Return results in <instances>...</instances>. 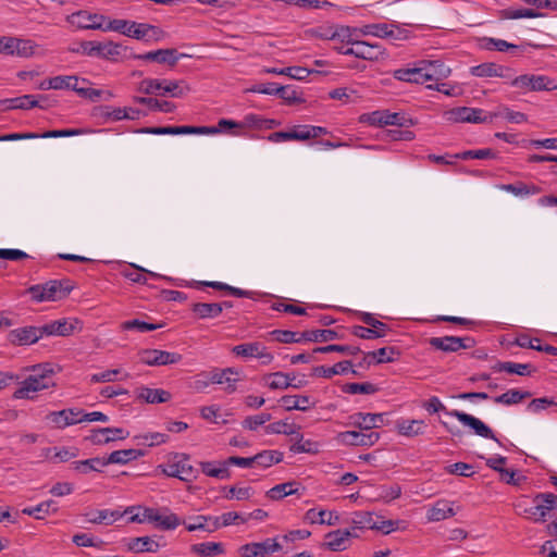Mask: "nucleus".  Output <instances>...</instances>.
<instances>
[{
	"label": "nucleus",
	"mask_w": 557,
	"mask_h": 557,
	"mask_svg": "<svg viewBox=\"0 0 557 557\" xmlns=\"http://www.w3.org/2000/svg\"><path fill=\"white\" fill-rule=\"evenodd\" d=\"M398 355L399 352L396 350L395 347H383L377 350L366 354L363 362L368 364H371L372 362H393L395 360V357Z\"/></svg>",
	"instance_id": "obj_41"
},
{
	"label": "nucleus",
	"mask_w": 557,
	"mask_h": 557,
	"mask_svg": "<svg viewBox=\"0 0 557 557\" xmlns=\"http://www.w3.org/2000/svg\"><path fill=\"white\" fill-rule=\"evenodd\" d=\"M349 372H351L352 374L357 373L352 369V363L349 360L337 362L333 367L319 366L313 368V375L325 379H331L334 375L346 374Z\"/></svg>",
	"instance_id": "obj_32"
},
{
	"label": "nucleus",
	"mask_w": 557,
	"mask_h": 557,
	"mask_svg": "<svg viewBox=\"0 0 557 557\" xmlns=\"http://www.w3.org/2000/svg\"><path fill=\"white\" fill-rule=\"evenodd\" d=\"M199 376L208 377L211 384L225 385L224 391L227 394H233L237 389V383L240 381L239 372L234 368L214 370L208 374H200Z\"/></svg>",
	"instance_id": "obj_14"
},
{
	"label": "nucleus",
	"mask_w": 557,
	"mask_h": 557,
	"mask_svg": "<svg viewBox=\"0 0 557 557\" xmlns=\"http://www.w3.org/2000/svg\"><path fill=\"white\" fill-rule=\"evenodd\" d=\"M361 37L373 36L377 38H387L394 36V26L387 23H373L360 26Z\"/></svg>",
	"instance_id": "obj_40"
},
{
	"label": "nucleus",
	"mask_w": 557,
	"mask_h": 557,
	"mask_svg": "<svg viewBox=\"0 0 557 557\" xmlns=\"http://www.w3.org/2000/svg\"><path fill=\"white\" fill-rule=\"evenodd\" d=\"M510 85L515 88L520 89L523 92L543 90L549 91L557 89V84L555 83L554 79L549 78L546 75L535 74H523L520 76H515L512 74Z\"/></svg>",
	"instance_id": "obj_6"
},
{
	"label": "nucleus",
	"mask_w": 557,
	"mask_h": 557,
	"mask_svg": "<svg viewBox=\"0 0 557 557\" xmlns=\"http://www.w3.org/2000/svg\"><path fill=\"white\" fill-rule=\"evenodd\" d=\"M299 490L300 483L289 481L273 486L265 493V496L271 500H281L286 496L298 494Z\"/></svg>",
	"instance_id": "obj_36"
},
{
	"label": "nucleus",
	"mask_w": 557,
	"mask_h": 557,
	"mask_svg": "<svg viewBox=\"0 0 557 557\" xmlns=\"http://www.w3.org/2000/svg\"><path fill=\"white\" fill-rule=\"evenodd\" d=\"M377 517H379V515H375L370 511L355 512L351 518L352 532L355 530H363V529L375 530Z\"/></svg>",
	"instance_id": "obj_42"
},
{
	"label": "nucleus",
	"mask_w": 557,
	"mask_h": 557,
	"mask_svg": "<svg viewBox=\"0 0 557 557\" xmlns=\"http://www.w3.org/2000/svg\"><path fill=\"white\" fill-rule=\"evenodd\" d=\"M139 91L146 95L170 96L173 98H184L190 92V86L185 79H143L138 87Z\"/></svg>",
	"instance_id": "obj_2"
},
{
	"label": "nucleus",
	"mask_w": 557,
	"mask_h": 557,
	"mask_svg": "<svg viewBox=\"0 0 557 557\" xmlns=\"http://www.w3.org/2000/svg\"><path fill=\"white\" fill-rule=\"evenodd\" d=\"M201 471L211 478L216 479H228L231 476V472L226 466L221 462V467H215L214 462L211 461H201L200 462Z\"/></svg>",
	"instance_id": "obj_59"
},
{
	"label": "nucleus",
	"mask_w": 557,
	"mask_h": 557,
	"mask_svg": "<svg viewBox=\"0 0 557 557\" xmlns=\"http://www.w3.org/2000/svg\"><path fill=\"white\" fill-rule=\"evenodd\" d=\"M283 460V453L278 450H262L253 456L255 465L261 468H269Z\"/></svg>",
	"instance_id": "obj_53"
},
{
	"label": "nucleus",
	"mask_w": 557,
	"mask_h": 557,
	"mask_svg": "<svg viewBox=\"0 0 557 557\" xmlns=\"http://www.w3.org/2000/svg\"><path fill=\"white\" fill-rule=\"evenodd\" d=\"M132 510L133 507L127 508L125 511L110 509L91 510L86 512L85 517L90 523L110 525L121 519L124 513L131 512Z\"/></svg>",
	"instance_id": "obj_24"
},
{
	"label": "nucleus",
	"mask_w": 557,
	"mask_h": 557,
	"mask_svg": "<svg viewBox=\"0 0 557 557\" xmlns=\"http://www.w3.org/2000/svg\"><path fill=\"white\" fill-rule=\"evenodd\" d=\"M140 360L148 366H169L178 363L182 355L159 349H145L140 354Z\"/></svg>",
	"instance_id": "obj_16"
},
{
	"label": "nucleus",
	"mask_w": 557,
	"mask_h": 557,
	"mask_svg": "<svg viewBox=\"0 0 557 557\" xmlns=\"http://www.w3.org/2000/svg\"><path fill=\"white\" fill-rule=\"evenodd\" d=\"M48 418L55 426L63 429L69 425L81 423L82 410L77 408L63 409L51 412Z\"/></svg>",
	"instance_id": "obj_25"
},
{
	"label": "nucleus",
	"mask_w": 557,
	"mask_h": 557,
	"mask_svg": "<svg viewBox=\"0 0 557 557\" xmlns=\"http://www.w3.org/2000/svg\"><path fill=\"white\" fill-rule=\"evenodd\" d=\"M425 423L423 420L400 419L396 422L397 432L407 437H414L424 434Z\"/></svg>",
	"instance_id": "obj_33"
},
{
	"label": "nucleus",
	"mask_w": 557,
	"mask_h": 557,
	"mask_svg": "<svg viewBox=\"0 0 557 557\" xmlns=\"http://www.w3.org/2000/svg\"><path fill=\"white\" fill-rule=\"evenodd\" d=\"M429 344L433 348L445 352H456L461 349L472 348L475 342L471 337L443 336L431 337Z\"/></svg>",
	"instance_id": "obj_12"
},
{
	"label": "nucleus",
	"mask_w": 557,
	"mask_h": 557,
	"mask_svg": "<svg viewBox=\"0 0 557 557\" xmlns=\"http://www.w3.org/2000/svg\"><path fill=\"white\" fill-rule=\"evenodd\" d=\"M136 398L147 404H163L171 400L172 394L163 388L141 386L136 389Z\"/></svg>",
	"instance_id": "obj_26"
},
{
	"label": "nucleus",
	"mask_w": 557,
	"mask_h": 557,
	"mask_svg": "<svg viewBox=\"0 0 557 557\" xmlns=\"http://www.w3.org/2000/svg\"><path fill=\"white\" fill-rule=\"evenodd\" d=\"M162 472L171 478H178L182 481H189L193 476V467L188 463V458L182 455L180 459L169 461L160 466Z\"/></svg>",
	"instance_id": "obj_21"
},
{
	"label": "nucleus",
	"mask_w": 557,
	"mask_h": 557,
	"mask_svg": "<svg viewBox=\"0 0 557 557\" xmlns=\"http://www.w3.org/2000/svg\"><path fill=\"white\" fill-rule=\"evenodd\" d=\"M134 102L144 104L152 111H160L164 113H171L175 110V104L165 100H158L156 98L148 97H134Z\"/></svg>",
	"instance_id": "obj_48"
},
{
	"label": "nucleus",
	"mask_w": 557,
	"mask_h": 557,
	"mask_svg": "<svg viewBox=\"0 0 557 557\" xmlns=\"http://www.w3.org/2000/svg\"><path fill=\"white\" fill-rule=\"evenodd\" d=\"M54 86L55 90L60 89H69L75 91L78 96L83 98H87L90 100H97L102 91L98 89H92L83 85H87L88 81L85 78H78L74 75H60L54 76L53 82L50 85Z\"/></svg>",
	"instance_id": "obj_5"
},
{
	"label": "nucleus",
	"mask_w": 557,
	"mask_h": 557,
	"mask_svg": "<svg viewBox=\"0 0 557 557\" xmlns=\"http://www.w3.org/2000/svg\"><path fill=\"white\" fill-rule=\"evenodd\" d=\"M305 520L311 524L335 525L339 522V516L336 511L311 508L305 513Z\"/></svg>",
	"instance_id": "obj_28"
},
{
	"label": "nucleus",
	"mask_w": 557,
	"mask_h": 557,
	"mask_svg": "<svg viewBox=\"0 0 557 557\" xmlns=\"http://www.w3.org/2000/svg\"><path fill=\"white\" fill-rule=\"evenodd\" d=\"M358 38H361L360 27L344 25L333 27V40H338L352 47Z\"/></svg>",
	"instance_id": "obj_37"
},
{
	"label": "nucleus",
	"mask_w": 557,
	"mask_h": 557,
	"mask_svg": "<svg viewBox=\"0 0 557 557\" xmlns=\"http://www.w3.org/2000/svg\"><path fill=\"white\" fill-rule=\"evenodd\" d=\"M448 416L456 418L461 424L470 428L475 435L484 438L497 441L492 429L486 425L479 418H475L469 413L459 410H451L447 412Z\"/></svg>",
	"instance_id": "obj_13"
},
{
	"label": "nucleus",
	"mask_w": 557,
	"mask_h": 557,
	"mask_svg": "<svg viewBox=\"0 0 557 557\" xmlns=\"http://www.w3.org/2000/svg\"><path fill=\"white\" fill-rule=\"evenodd\" d=\"M160 545L149 536L129 539L127 549L134 553H156Z\"/></svg>",
	"instance_id": "obj_39"
},
{
	"label": "nucleus",
	"mask_w": 557,
	"mask_h": 557,
	"mask_svg": "<svg viewBox=\"0 0 557 557\" xmlns=\"http://www.w3.org/2000/svg\"><path fill=\"white\" fill-rule=\"evenodd\" d=\"M499 189L513 194L517 197H527L530 195H537L542 189L534 184H524L522 182L517 184H503Z\"/></svg>",
	"instance_id": "obj_46"
},
{
	"label": "nucleus",
	"mask_w": 557,
	"mask_h": 557,
	"mask_svg": "<svg viewBox=\"0 0 557 557\" xmlns=\"http://www.w3.org/2000/svg\"><path fill=\"white\" fill-rule=\"evenodd\" d=\"M267 73L285 75L290 78L302 81L306 79L313 71L302 66H288L283 69L271 67L265 70Z\"/></svg>",
	"instance_id": "obj_51"
},
{
	"label": "nucleus",
	"mask_w": 557,
	"mask_h": 557,
	"mask_svg": "<svg viewBox=\"0 0 557 557\" xmlns=\"http://www.w3.org/2000/svg\"><path fill=\"white\" fill-rule=\"evenodd\" d=\"M44 336L41 327L24 326L12 330L9 333V341L15 345H32Z\"/></svg>",
	"instance_id": "obj_23"
},
{
	"label": "nucleus",
	"mask_w": 557,
	"mask_h": 557,
	"mask_svg": "<svg viewBox=\"0 0 557 557\" xmlns=\"http://www.w3.org/2000/svg\"><path fill=\"white\" fill-rule=\"evenodd\" d=\"M144 456V453L139 449H121L112 451L108 458V465L110 463H119L125 465L132 460H136L137 458Z\"/></svg>",
	"instance_id": "obj_49"
},
{
	"label": "nucleus",
	"mask_w": 557,
	"mask_h": 557,
	"mask_svg": "<svg viewBox=\"0 0 557 557\" xmlns=\"http://www.w3.org/2000/svg\"><path fill=\"white\" fill-rule=\"evenodd\" d=\"M339 443L351 446H373L379 440L377 432L345 431L337 435Z\"/></svg>",
	"instance_id": "obj_17"
},
{
	"label": "nucleus",
	"mask_w": 557,
	"mask_h": 557,
	"mask_svg": "<svg viewBox=\"0 0 557 557\" xmlns=\"http://www.w3.org/2000/svg\"><path fill=\"white\" fill-rule=\"evenodd\" d=\"M282 549L276 539H267L263 542L248 543L238 548L240 557H271L273 553Z\"/></svg>",
	"instance_id": "obj_10"
},
{
	"label": "nucleus",
	"mask_w": 557,
	"mask_h": 557,
	"mask_svg": "<svg viewBox=\"0 0 557 557\" xmlns=\"http://www.w3.org/2000/svg\"><path fill=\"white\" fill-rule=\"evenodd\" d=\"M352 536H357L355 532H352L351 529L346 530H335L332 532H329L325 535V543L324 545L334 552H341L347 548L349 539Z\"/></svg>",
	"instance_id": "obj_27"
},
{
	"label": "nucleus",
	"mask_w": 557,
	"mask_h": 557,
	"mask_svg": "<svg viewBox=\"0 0 557 557\" xmlns=\"http://www.w3.org/2000/svg\"><path fill=\"white\" fill-rule=\"evenodd\" d=\"M301 429L300 425L288 421V419L280 420L268 424L264 428L265 434L295 435Z\"/></svg>",
	"instance_id": "obj_43"
},
{
	"label": "nucleus",
	"mask_w": 557,
	"mask_h": 557,
	"mask_svg": "<svg viewBox=\"0 0 557 557\" xmlns=\"http://www.w3.org/2000/svg\"><path fill=\"white\" fill-rule=\"evenodd\" d=\"M295 442L290 445V451L294 454H311L315 455L320 451V444L312 440L304 438L302 434L298 432L295 434Z\"/></svg>",
	"instance_id": "obj_45"
},
{
	"label": "nucleus",
	"mask_w": 557,
	"mask_h": 557,
	"mask_svg": "<svg viewBox=\"0 0 557 557\" xmlns=\"http://www.w3.org/2000/svg\"><path fill=\"white\" fill-rule=\"evenodd\" d=\"M383 413H363L357 412L350 416V424L363 431H370L380 428L383 423Z\"/></svg>",
	"instance_id": "obj_29"
},
{
	"label": "nucleus",
	"mask_w": 557,
	"mask_h": 557,
	"mask_svg": "<svg viewBox=\"0 0 557 557\" xmlns=\"http://www.w3.org/2000/svg\"><path fill=\"white\" fill-rule=\"evenodd\" d=\"M453 504L448 500H437L428 511V520L437 522L455 516Z\"/></svg>",
	"instance_id": "obj_35"
},
{
	"label": "nucleus",
	"mask_w": 557,
	"mask_h": 557,
	"mask_svg": "<svg viewBox=\"0 0 557 557\" xmlns=\"http://www.w3.org/2000/svg\"><path fill=\"white\" fill-rule=\"evenodd\" d=\"M270 380L268 382V386L271 389H286L290 385H293V381L295 380V375L284 372H274L268 375Z\"/></svg>",
	"instance_id": "obj_58"
},
{
	"label": "nucleus",
	"mask_w": 557,
	"mask_h": 557,
	"mask_svg": "<svg viewBox=\"0 0 557 557\" xmlns=\"http://www.w3.org/2000/svg\"><path fill=\"white\" fill-rule=\"evenodd\" d=\"M143 23H136L120 18L110 20L106 25V32H116L138 40L144 39L145 32L143 30Z\"/></svg>",
	"instance_id": "obj_18"
},
{
	"label": "nucleus",
	"mask_w": 557,
	"mask_h": 557,
	"mask_svg": "<svg viewBox=\"0 0 557 557\" xmlns=\"http://www.w3.org/2000/svg\"><path fill=\"white\" fill-rule=\"evenodd\" d=\"M443 117L448 123H469V107H457L447 110Z\"/></svg>",
	"instance_id": "obj_60"
},
{
	"label": "nucleus",
	"mask_w": 557,
	"mask_h": 557,
	"mask_svg": "<svg viewBox=\"0 0 557 557\" xmlns=\"http://www.w3.org/2000/svg\"><path fill=\"white\" fill-rule=\"evenodd\" d=\"M32 371L33 373L13 393L14 399H34L36 393L54 385L52 381L53 370L49 364L34 366Z\"/></svg>",
	"instance_id": "obj_1"
},
{
	"label": "nucleus",
	"mask_w": 557,
	"mask_h": 557,
	"mask_svg": "<svg viewBox=\"0 0 557 557\" xmlns=\"http://www.w3.org/2000/svg\"><path fill=\"white\" fill-rule=\"evenodd\" d=\"M140 60H147V61H154L160 64H169L170 66H174L180 55L177 54V51L175 49H159L156 51H149L144 54H139L136 57Z\"/></svg>",
	"instance_id": "obj_30"
},
{
	"label": "nucleus",
	"mask_w": 557,
	"mask_h": 557,
	"mask_svg": "<svg viewBox=\"0 0 557 557\" xmlns=\"http://www.w3.org/2000/svg\"><path fill=\"white\" fill-rule=\"evenodd\" d=\"M280 403L286 411H308L315 405V401H311V398L307 395H285L281 397Z\"/></svg>",
	"instance_id": "obj_31"
},
{
	"label": "nucleus",
	"mask_w": 557,
	"mask_h": 557,
	"mask_svg": "<svg viewBox=\"0 0 557 557\" xmlns=\"http://www.w3.org/2000/svg\"><path fill=\"white\" fill-rule=\"evenodd\" d=\"M393 76L395 79L419 85H428L425 77L424 65H420V60L408 64L394 71Z\"/></svg>",
	"instance_id": "obj_15"
},
{
	"label": "nucleus",
	"mask_w": 557,
	"mask_h": 557,
	"mask_svg": "<svg viewBox=\"0 0 557 557\" xmlns=\"http://www.w3.org/2000/svg\"><path fill=\"white\" fill-rule=\"evenodd\" d=\"M493 369L496 372H507L521 376H529L534 371L530 363H516L510 361L497 362Z\"/></svg>",
	"instance_id": "obj_38"
},
{
	"label": "nucleus",
	"mask_w": 557,
	"mask_h": 557,
	"mask_svg": "<svg viewBox=\"0 0 557 557\" xmlns=\"http://www.w3.org/2000/svg\"><path fill=\"white\" fill-rule=\"evenodd\" d=\"M10 55L18 58H29L35 54L37 45L29 39L11 37Z\"/></svg>",
	"instance_id": "obj_34"
},
{
	"label": "nucleus",
	"mask_w": 557,
	"mask_h": 557,
	"mask_svg": "<svg viewBox=\"0 0 557 557\" xmlns=\"http://www.w3.org/2000/svg\"><path fill=\"white\" fill-rule=\"evenodd\" d=\"M128 432L120 428H101L92 430L86 437L94 445H104L114 441L125 440Z\"/></svg>",
	"instance_id": "obj_20"
},
{
	"label": "nucleus",
	"mask_w": 557,
	"mask_h": 557,
	"mask_svg": "<svg viewBox=\"0 0 557 557\" xmlns=\"http://www.w3.org/2000/svg\"><path fill=\"white\" fill-rule=\"evenodd\" d=\"M151 522H154L157 527L162 530H174L182 523L177 515L172 512L161 513L157 509H154V515Z\"/></svg>",
	"instance_id": "obj_54"
},
{
	"label": "nucleus",
	"mask_w": 557,
	"mask_h": 557,
	"mask_svg": "<svg viewBox=\"0 0 557 557\" xmlns=\"http://www.w3.org/2000/svg\"><path fill=\"white\" fill-rule=\"evenodd\" d=\"M377 387L369 382L364 383H347L343 386V392L351 395L356 394H374L376 393Z\"/></svg>",
	"instance_id": "obj_63"
},
{
	"label": "nucleus",
	"mask_w": 557,
	"mask_h": 557,
	"mask_svg": "<svg viewBox=\"0 0 557 557\" xmlns=\"http://www.w3.org/2000/svg\"><path fill=\"white\" fill-rule=\"evenodd\" d=\"M347 54L354 55L366 61H379L386 57L385 49L380 44H371L361 38L355 42L352 47H348L345 51Z\"/></svg>",
	"instance_id": "obj_8"
},
{
	"label": "nucleus",
	"mask_w": 557,
	"mask_h": 557,
	"mask_svg": "<svg viewBox=\"0 0 557 557\" xmlns=\"http://www.w3.org/2000/svg\"><path fill=\"white\" fill-rule=\"evenodd\" d=\"M191 552L200 556H213L223 553V547L220 543L206 542L194 544Z\"/></svg>",
	"instance_id": "obj_62"
},
{
	"label": "nucleus",
	"mask_w": 557,
	"mask_h": 557,
	"mask_svg": "<svg viewBox=\"0 0 557 557\" xmlns=\"http://www.w3.org/2000/svg\"><path fill=\"white\" fill-rule=\"evenodd\" d=\"M371 125H395L399 127H410L414 124L413 120L404 113L389 111H375L366 117Z\"/></svg>",
	"instance_id": "obj_11"
},
{
	"label": "nucleus",
	"mask_w": 557,
	"mask_h": 557,
	"mask_svg": "<svg viewBox=\"0 0 557 557\" xmlns=\"http://www.w3.org/2000/svg\"><path fill=\"white\" fill-rule=\"evenodd\" d=\"M531 393L528 391L509 389L506 393L494 397V403L506 406H511L521 403L522 400L530 398Z\"/></svg>",
	"instance_id": "obj_52"
},
{
	"label": "nucleus",
	"mask_w": 557,
	"mask_h": 557,
	"mask_svg": "<svg viewBox=\"0 0 557 557\" xmlns=\"http://www.w3.org/2000/svg\"><path fill=\"white\" fill-rule=\"evenodd\" d=\"M420 65H424L428 84L440 83L451 74L450 67L440 60L423 59L420 60Z\"/></svg>",
	"instance_id": "obj_22"
},
{
	"label": "nucleus",
	"mask_w": 557,
	"mask_h": 557,
	"mask_svg": "<svg viewBox=\"0 0 557 557\" xmlns=\"http://www.w3.org/2000/svg\"><path fill=\"white\" fill-rule=\"evenodd\" d=\"M3 104H5V109H30L35 108L38 104V100L36 99V96L34 95H24L21 97L12 98V99H5L2 101Z\"/></svg>",
	"instance_id": "obj_55"
},
{
	"label": "nucleus",
	"mask_w": 557,
	"mask_h": 557,
	"mask_svg": "<svg viewBox=\"0 0 557 557\" xmlns=\"http://www.w3.org/2000/svg\"><path fill=\"white\" fill-rule=\"evenodd\" d=\"M533 506L525 508L524 513L529 515L535 522H544L552 511L557 510V495L553 493H540L533 498ZM553 535H557V517L548 525Z\"/></svg>",
	"instance_id": "obj_3"
},
{
	"label": "nucleus",
	"mask_w": 557,
	"mask_h": 557,
	"mask_svg": "<svg viewBox=\"0 0 557 557\" xmlns=\"http://www.w3.org/2000/svg\"><path fill=\"white\" fill-rule=\"evenodd\" d=\"M517 344L523 348H531L552 356H557V347L547 344L543 345L539 338H529L523 336L517 339Z\"/></svg>",
	"instance_id": "obj_56"
},
{
	"label": "nucleus",
	"mask_w": 557,
	"mask_h": 557,
	"mask_svg": "<svg viewBox=\"0 0 557 557\" xmlns=\"http://www.w3.org/2000/svg\"><path fill=\"white\" fill-rule=\"evenodd\" d=\"M232 351L239 357L257 358L261 364H270L274 356L268 348L260 342L245 343L233 347Z\"/></svg>",
	"instance_id": "obj_9"
},
{
	"label": "nucleus",
	"mask_w": 557,
	"mask_h": 557,
	"mask_svg": "<svg viewBox=\"0 0 557 557\" xmlns=\"http://www.w3.org/2000/svg\"><path fill=\"white\" fill-rule=\"evenodd\" d=\"M106 466H108L107 458L100 457L74 461L72 463V467L82 473H87L89 471H100L101 468Z\"/></svg>",
	"instance_id": "obj_57"
},
{
	"label": "nucleus",
	"mask_w": 557,
	"mask_h": 557,
	"mask_svg": "<svg viewBox=\"0 0 557 557\" xmlns=\"http://www.w3.org/2000/svg\"><path fill=\"white\" fill-rule=\"evenodd\" d=\"M66 20L72 26L79 29H101L104 32L108 23L104 15L91 13L86 10L74 12L69 15Z\"/></svg>",
	"instance_id": "obj_7"
},
{
	"label": "nucleus",
	"mask_w": 557,
	"mask_h": 557,
	"mask_svg": "<svg viewBox=\"0 0 557 557\" xmlns=\"http://www.w3.org/2000/svg\"><path fill=\"white\" fill-rule=\"evenodd\" d=\"M74 329V324L65 319L52 321L41 326L44 335L46 334L59 336H67L73 333Z\"/></svg>",
	"instance_id": "obj_44"
},
{
	"label": "nucleus",
	"mask_w": 557,
	"mask_h": 557,
	"mask_svg": "<svg viewBox=\"0 0 557 557\" xmlns=\"http://www.w3.org/2000/svg\"><path fill=\"white\" fill-rule=\"evenodd\" d=\"M274 341L289 344V343H300L304 341L302 333H296L293 331L285 330H274L270 333Z\"/></svg>",
	"instance_id": "obj_64"
},
{
	"label": "nucleus",
	"mask_w": 557,
	"mask_h": 557,
	"mask_svg": "<svg viewBox=\"0 0 557 557\" xmlns=\"http://www.w3.org/2000/svg\"><path fill=\"white\" fill-rule=\"evenodd\" d=\"M223 311L222 304H207V302H197L193 306V312L199 319H213L219 317Z\"/></svg>",
	"instance_id": "obj_47"
},
{
	"label": "nucleus",
	"mask_w": 557,
	"mask_h": 557,
	"mask_svg": "<svg viewBox=\"0 0 557 557\" xmlns=\"http://www.w3.org/2000/svg\"><path fill=\"white\" fill-rule=\"evenodd\" d=\"M302 337L308 342H330L337 337V333L333 330H313L302 332Z\"/></svg>",
	"instance_id": "obj_61"
},
{
	"label": "nucleus",
	"mask_w": 557,
	"mask_h": 557,
	"mask_svg": "<svg viewBox=\"0 0 557 557\" xmlns=\"http://www.w3.org/2000/svg\"><path fill=\"white\" fill-rule=\"evenodd\" d=\"M58 507L54 500L49 499L41 502L37 506L27 507L22 510V513L33 516L36 519H44L47 515L57 512Z\"/></svg>",
	"instance_id": "obj_50"
},
{
	"label": "nucleus",
	"mask_w": 557,
	"mask_h": 557,
	"mask_svg": "<svg viewBox=\"0 0 557 557\" xmlns=\"http://www.w3.org/2000/svg\"><path fill=\"white\" fill-rule=\"evenodd\" d=\"M470 72L476 77H500L509 82L512 78V69L494 62L472 66Z\"/></svg>",
	"instance_id": "obj_19"
},
{
	"label": "nucleus",
	"mask_w": 557,
	"mask_h": 557,
	"mask_svg": "<svg viewBox=\"0 0 557 557\" xmlns=\"http://www.w3.org/2000/svg\"><path fill=\"white\" fill-rule=\"evenodd\" d=\"M73 285L70 280H51L45 284L32 286L28 292L32 298L38 302L57 301L65 298Z\"/></svg>",
	"instance_id": "obj_4"
}]
</instances>
